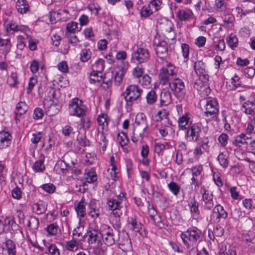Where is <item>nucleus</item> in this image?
Returning <instances> with one entry per match:
<instances>
[{
  "instance_id": "1a4fd4ad",
  "label": "nucleus",
  "mask_w": 255,
  "mask_h": 255,
  "mask_svg": "<svg viewBox=\"0 0 255 255\" xmlns=\"http://www.w3.org/2000/svg\"><path fill=\"white\" fill-rule=\"evenodd\" d=\"M149 58L148 50L143 47H137L132 53L131 60L138 63H142L148 61Z\"/></svg>"
},
{
  "instance_id": "bb28decb",
  "label": "nucleus",
  "mask_w": 255,
  "mask_h": 255,
  "mask_svg": "<svg viewBox=\"0 0 255 255\" xmlns=\"http://www.w3.org/2000/svg\"><path fill=\"white\" fill-rule=\"evenodd\" d=\"M47 204L42 201L33 204L32 206L33 211L38 215L44 213L47 210Z\"/></svg>"
},
{
  "instance_id": "338daca9",
  "label": "nucleus",
  "mask_w": 255,
  "mask_h": 255,
  "mask_svg": "<svg viewBox=\"0 0 255 255\" xmlns=\"http://www.w3.org/2000/svg\"><path fill=\"white\" fill-rule=\"evenodd\" d=\"M58 228L56 224L52 223L47 226L46 230L49 235L54 236L57 233Z\"/></svg>"
},
{
  "instance_id": "0eeeda50",
  "label": "nucleus",
  "mask_w": 255,
  "mask_h": 255,
  "mask_svg": "<svg viewBox=\"0 0 255 255\" xmlns=\"http://www.w3.org/2000/svg\"><path fill=\"white\" fill-rule=\"evenodd\" d=\"M142 92L137 85H130L126 88L123 95L127 103L131 105L140 98Z\"/></svg>"
},
{
  "instance_id": "09e8293b",
  "label": "nucleus",
  "mask_w": 255,
  "mask_h": 255,
  "mask_svg": "<svg viewBox=\"0 0 255 255\" xmlns=\"http://www.w3.org/2000/svg\"><path fill=\"white\" fill-rule=\"evenodd\" d=\"M85 178L87 182L93 183L97 180V173L93 170H89L85 174Z\"/></svg>"
},
{
  "instance_id": "2eb2a0df",
  "label": "nucleus",
  "mask_w": 255,
  "mask_h": 255,
  "mask_svg": "<svg viewBox=\"0 0 255 255\" xmlns=\"http://www.w3.org/2000/svg\"><path fill=\"white\" fill-rule=\"evenodd\" d=\"M178 124L180 129L186 130L193 125L191 115L188 113H186L179 118Z\"/></svg>"
},
{
  "instance_id": "c03bdc74",
  "label": "nucleus",
  "mask_w": 255,
  "mask_h": 255,
  "mask_svg": "<svg viewBox=\"0 0 255 255\" xmlns=\"http://www.w3.org/2000/svg\"><path fill=\"white\" fill-rule=\"evenodd\" d=\"M44 247L50 255H60V251L57 247L54 244L44 242Z\"/></svg>"
},
{
  "instance_id": "f704fd0d",
  "label": "nucleus",
  "mask_w": 255,
  "mask_h": 255,
  "mask_svg": "<svg viewBox=\"0 0 255 255\" xmlns=\"http://www.w3.org/2000/svg\"><path fill=\"white\" fill-rule=\"evenodd\" d=\"M188 207L191 214L193 216L197 217L200 214L199 210V203L194 198L192 199L188 203Z\"/></svg>"
},
{
  "instance_id": "9b49d317",
  "label": "nucleus",
  "mask_w": 255,
  "mask_h": 255,
  "mask_svg": "<svg viewBox=\"0 0 255 255\" xmlns=\"http://www.w3.org/2000/svg\"><path fill=\"white\" fill-rule=\"evenodd\" d=\"M155 39L154 41V44L155 45V50L158 57L161 59L166 58L168 55V44L164 40L156 41Z\"/></svg>"
},
{
  "instance_id": "e433bc0d",
  "label": "nucleus",
  "mask_w": 255,
  "mask_h": 255,
  "mask_svg": "<svg viewBox=\"0 0 255 255\" xmlns=\"http://www.w3.org/2000/svg\"><path fill=\"white\" fill-rule=\"evenodd\" d=\"M39 224L38 219L35 217H31L27 221V227L30 232H35L37 230Z\"/></svg>"
},
{
  "instance_id": "39448f33",
  "label": "nucleus",
  "mask_w": 255,
  "mask_h": 255,
  "mask_svg": "<svg viewBox=\"0 0 255 255\" xmlns=\"http://www.w3.org/2000/svg\"><path fill=\"white\" fill-rule=\"evenodd\" d=\"M68 110L71 116L83 118L86 116L87 108L84 105L82 100L78 98H74L69 101Z\"/></svg>"
},
{
  "instance_id": "ddd939ff",
  "label": "nucleus",
  "mask_w": 255,
  "mask_h": 255,
  "mask_svg": "<svg viewBox=\"0 0 255 255\" xmlns=\"http://www.w3.org/2000/svg\"><path fill=\"white\" fill-rule=\"evenodd\" d=\"M213 196L212 192L206 189H204L202 193V206L204 210H210L214 206Z\"/></svg>"
},
{
  "instance_id": "a878e982",
  "label": "nucleus",
  "mask_w": 255,
  "mask_h": 255,
  "mask_svg": "<svg viewBox=\"0 0 255 255\" xmlns=\"http://www.w3.org/2000/svg\"><path fill=\"white\" fill-rule=\"evenodd\" d=\"M27 109L28 107L25 102H20L17 104L15 111V119L16 123L20 120V117L27 111Z\"/></svg>"
},
{
  "instance_id": "b1692460",
  "label": "nucleus",
  "mask_w": 255,
  "mask_h": 255,
  "mask_svg": "<svg viewBox=\"0 0 255 255\" xmlns=\"http://www.w3.org/2000/svg\"><path fill=\"white\" fill-rule=\"evenodd\" d=\"M44 160V155L40 154L39 159L35 161L32 166V168L35 172H42L45 170Z\"/></svg>"
},
{
  "instance_id": "6ab92c4d",
  "label": "nucleus",
  "mask_w": 255,
  "mask_h": 255,
  "mask_svg": "<svg viewBox=\"0 0 255 255\" xmlns=\"http://www.w3.org/2000/svg\"><path fill=\"white\" fill-rule=\"evenodd\" d=\"M11 140V135L8 132H0V149H2L8 146Z\"/></svg>"
},
{
  "instance_id": "f03ea898",
  "label": "nucleus",
  "mask_w": 255,
  "mask_h": 255,
  "mask_svg": "<svg viewBox=\"0 0 255 255\" xmlns=\"http://www.w3.org/2000/svg\"><path fill=\"white\" fill-rule=\"evenodd\" d=\"M126 201V193L121 192L119 195L116 196L107 202V205L111 214L115 217H120L125 211L124 203Z\"/></svg>"
},
{
  "instance_id": "a211bd4d",
  "label": "nucleus",
  "mask_w": 255,
  "mask_h": 255,
  "mask_svg": "<svg viewBox=\"0 0 255 255\" xmlns=\"http://www.w3.org/2000/svg\"><path fill=\"white\" fill-rule=\"evenodd\" d=\"M157 26L161 31L165 32H171L174 27V24L171 21L166 18L158 20Z\"/></svg>"
},
{
  "instance_id": "dca6fc26",
  "label": "nucleus",
  "mask_w": 255,
  "mask_h": 255,
  "mask_svg": "<svg viewBox=\"0 0 255 255\" xmlns=\"http://www.w3.org/2000/svg\"><path fill=\"white\" fill-rule=\"evenodd\" d=\"M176 16L180 21H187L192 19L193 13L190 8H181L177 10L176 13Z\"/></svg>"
},
{
  "instance_id": "69168bd1",
  "label": "nucleus",
  "mask_w": 255,
  "mask_h": 255,
  "mask_svg": "<svg viewBox=\"0 0 255 255\" xmlns=\"http://www.w3.org/2000/svg\"><path fill=\"white\" fill-rule=\"evenodd\" d=\"M107 248L106 246L99 245L94 249L93 253L95 255H107L106 254Z\"/></svg>"
},
{
  "instance_id": "37998d69",
  "label": "nucleus",
  "mask_w": 255,
  "mask_h": 255,
  "mask_svg": "<svg viewBox=\"0 0 255 255\" xmlns=\"http://www.w3.org/2000/svg\"><path fill=\"white\" fill-rule=\"evenodd\" d=\"M226 41L229 46L232 49H235L238 45V38L233 33L230 34L227 37Z\"/></svg>"
},
{
  "instance_id": "ea45409f",
  "label": "nucleus",
  "mask_w": 255,
  "mask_h": 255,
  "mask_svg": "<svg viewBox=\"0 0 255 255\" xmlns=\"http://www.w3.org/2000/svg\"><path fill=\"white\" fill-rule=\"evenodd\" d=\"M109 120L107 115L105 114H101L98 116L97 119L98 124L99 126L101 127L103 130L108 128Z\"/></svg>"
},
{
  "instance_id": "6e6552de",
  "label": "nucleus",
  "mask_w": 255,
  "mask_h": 255,
  "mask_svg": "<svg viewBox=\"0 0 255 255\" xmlns=\"http://www.w3.org/2000/svg\"><path fill=\"white\" fill-rule=\"evenodd\" d=\"M185 138L190 142H196L199 139L201 132V124H193L191 127L185 130Z\"/></svg>"
},
{
  "instance_id": "c85d7f7f",
  "label": "nucleus",
  "mask_w": 255,
  "mask_h": 255,
  "mask_svg": "<svg viewBox=\"0 0 255 255\" xmlns=\"http://www.w3.org/2000/svg\"><path fill=\"white\" fill-rule=\"evenodd\" d=\"M168 116L169 112L165 109H162L157 113L156 116L157 118L156 121L157 122L160 121L161 124L171 123L169 119Z\"/></svg>"
},
{
  "instance_id": "412c9836",
  "label": "nucleus",
  "mask_w": 255,
  "mask_h": 255,
  "mask_svg": "<svg viewBox=\"0 0 255 255\" xmlns=\"http://www.w3.org/2000/svg\"><path fill=\"white\" fill-rule=\"evenodd\" d=\"M159 133L162 137L167 136L168 133L173 131V125L172 123L161 124L157 127Z\"/></svg>"
},
{
  "instance_id": "58836bf2",
  "label": "nucleus",
  "mask_w": 255,
  "mask_h": 255,
  "mask_svg": "<svg viewBox=\"0 0 255 255\" xmlns=\"http://www.w3.org/2000/svg\"><path fill=\"white\" fill-rule=\"evenodd\" d=\"M43 133L40 131H36L31 134L30 141L33 144L32 146L35 148L37 144L40 142L43 138Z\"/></svg>"
},
{
  "instance_id": "f257e3e1",
  "label": "nucleus",
  "mask_w": 255,
  "mask_h": 255,
  "mask_svg": "<svg viewBox=\"0 0 255 255\" xmlns=\"http://www.w3.org/2000/svg\"><path fill=\"white\" fill-rule=\"evenodd\" d=\"M148 125L147 118L143 113L137 115L135 121L132 124V129L130 133L131 140L134 143L142 139L143 137L148 133Z\"/></svg>"
},
{
  "instance_id": "c756f323",
  "label": "nucleus",
  "mask_w": 255,
  "mask_h": 255,
  "mask_svg": "<svg viewBox=\"0 0 255 255\" xmlns=\"http://www.w3.org/2000/svg\"><path fill=\"white\" fill-rule=\"evenodd\" d=\"M81 240L77 238H73L72 240L66 242V249L71 252L77 251L79 248V242Z\"/></svg>"
},
{
  "instance_id": "a18cd8bd",
  "label": "nucleus",
  "mask_w": 255,
  "mask_h": 255,
  "mask_svg": "<svg viewBox=\"0 0 255 255\" xmlns=\"http://www.w3.org/2000/svg\"><path fill=\"white\" fill-rule=\"evenodd\" d=\"M5 248L8 255H15V244L12 240H7L6 241Z\"/></svg>"
},
{
  "instance_id": "4be33fe9",
  "label": "nucleus",
  "mask_w": 255,
  "mask_h": 255,
  "mask_svg": "<svg viewBox=\"0 0 255 255\" xmlns=\"http://www.w3.org/2000/svg\"><path fill=\"white\" fill-rule=\"evenodd\" d=\"M251 138L247 136L245 133H241L234 137L233 144L237 146H242L244 145H247L249 143L248 141Z\"/></svg>"
},
{
  "instance_id": "49530a36",
  "label": "nucleus",
  "mask_w": 255,
  "mask_h": 255,
  "mask_svg": "<svg viewBox=\"0 0 255 255\" xmlns=\"http://www.w3.org/2000/svg\"><path fill=\"white\" fill-rule=\"evenodd\" d=\"M92 68L93 71L102 72L105 68L104 60L101 58L98 59L92 64Z\"/></svg>"
},
{
  "instance_id": "13d9d810",
  "label": "nucleus",
  "mask_w": 255,
  "mask_h": 255,
  "mask_svg": "<svg viewBox=\"0 0 255 255\" xmlns=\"http://www.w3.org/2000/svg\"><path fill=\"white\" fill-rule=\"evenodd\" d=\"M161 0H152L148 3V5L150 7V8L152 9L153 13L161 8Z\"/></svg>"
},
{
  "instance_id": "774afa93",
  "label": "nucleus",
  "mask_w": 255,
  "mask_h": 255,
  "mask_svg": "<svg viewBox=\"0 0 255 255\" xmlns=\"http://www.w3.org/2000/svg\"><path fill=\"white\" fill-rule=\"evenodd\" d=\"M144 73V69L139 66L135 67L132 71V75L134 78L139 79L141 77Z\"/></svg>"
},
{
  "instance_id": "f3484780",
  "label": "nucleus",
  "mask_w": 255,
  "mask_h": 255,
  "mask_svg": "<svg viewBox=\"0 0 255 255\" xmlns=\"http://www.w3.org/2000/svg\"><path fill=\"white\" fill-rule=\"evenodd\" d=\"M228 216L227 212L224 210L223 207L220 204L216 205L213 209L211 218L216 220L221 219H225Z\"/></svg>"
},
{
  "instance_id": "aec40b11",
  "label": "nucleus",
  "mask_w": 255,
  "mask_h": 255,
  "mask_svg": "<svg viewBox=\"0 0 255 255\" xmlns=\"http://www.w3.org/2000/svg\"><path fill=\"white\" fill-rule=\"evenodd\" d=\"M118 162L115 160V157L112 155L110 157V166L111 168L108 169V172L110 173L109 177L113 180H116L118 176V170L117 168Z\"/></svg>"
},
{
  "instance_id": "a19ab883",
  "label": "nucleus",
  "mask_w": 255,
  "mask_h": 255,
  "mask_svg": "<svg viewBox=\"0 0 255 255\" xmlns=\"http://www.w3.org/2000/svg\"><path fill=\"white\" fill-rule=\"evenodd\" d=\"M158 96L153 90H151L147 93L145 99L148 105H153L157 101Z\"/></svg>"
},
{
  "instance_id": "2f4dec72",
  "label": "nucleus",
  "mask_w": 255,
  "mask_h": 255,
  "mask_svg": "<svg viewBox=\"0 0 255 255\" xmlns=\"http://www.w3.org/2000/svg\"><path fill=\"white\" fill-rule=\"evenodd\" d=\"M29 5L26 0H17L16 3V8L21 14L25 13L29 10Z\"/></svg>"
},
{
  "instance_id": "864d4df0",
  "label": "nucleus",
  "mask_w": 255,
  "mask_h": 255,
  "mask_svg": "<svg viewBox=\"0 0 255 255\" xmlns=\"http://www.w3.org/2000/svg\"><path fill=\"white\" fill-rule=\"evenodd\" d=\"M169 148L170 145L167 142L165 143H156L154 145V151L156 153L160 154L163 150Z\"/></svg>"
},
{
  "instance_id": "603ef678",
  "label": "nucleus",
  "mask_w": 255,
  "mask_h": 255,
  "mask_svg": "<svg viewBox=\"0 0 255 255\" xmlns=\"http://www.w3.org/2000/svg\"><path fill=\"white\" fill-rule=\"evenodd\" d=\"M152 13H153V12L152 11L148 4L143 6L140 11V16L144 18L149 16Z\"/></svg>"
},
{
  "instance_id": "79ce46f5",
  "label": "nucleus",
  "mask_w": 255,
  "mask_h": 255,
  "mask_svg": "<svg viewBox=\"0 0 255 255\" xmlns=\"http://www.w3.org/2000/svg\"><path fill=\"white\" fill-rule=\"evenodd\" d=\"M79 55L80 61L85 63L91 59L92 53L90 49L85 48L81 50Z\"/></svg>"
},
{
  "instance_id": "f8f14e48",
  "label": "nucleus",
  "mask_w": 255,
  "mask_h": 255,
  "mask_svg": "<svg viewBox=\"0 0 255 255\" xmlns=\"http://www.w3.org/2000/svg\"><path fill=\"white\" fill-rule=\"evenodd\" d=\"M171 91H172L176 96L182 94L184 93L185 85L183 80L178 78L172 79L171 82L169 81L168 84Z\"/></svg>"
},
{
  "instance_id": "8fccbe9b",
  "label": "nucleus",
  "mask_w": 255,
  "mask_h": 255,
  "mask_svg": "<svg viewBox=\"0 0 255 255\" xmlns=\"http://www.w3.org/2000/svg\"><path fill=\"white\" fill-rule=\"evenodd\" d=\"M235 17L231 14H225L223 17L224 24L227 26L232 27L234 26Z\"/></svg>"
},
{
  "instance_id": "4468645a",
  "label": "nucleus",
  "mask_w": 255,
  "mask_h": 255,
  "mask_svg": "<svg viewBox=\"0 0 255 255\" xmlns=\"http://www.w3.org/2000/svg\"><path fill=\"white\" fill-rule=\"evenodd\" d=\"M15 224L13 217H2L0 219V234L10 230Z\"/></svg>"
},
{
  "instance_id": "5fc2aeb1",
  "label": "nucleus",
  "mask_w": 255,
  "mask_h": 255,
  "mask_svg": "<svg viewBox=\"0 0 255 255\" xmlns=\"http://www.w3.org/2000/svg\"><path fill=\"white\" fill-rule=\"evenodd\" d=\"M78 24L77 22L75 21H71L67 24L66 30L68 32L74 33L76 32L79 31L81 29V27L79 29Z\"/></svg>"
},
{
  "instance_id": "6e6d98bb",
  "label": "nucleus",
  "mask_w": 255,
  "mask_h": 255,
  "mask_svg": "<svg viewBox=\"0 0 255 255\" xmlns=\"http://www.w3.org/2000/svg\"><path fill=\"white\" fill-rule=\"evenodd\" d=\"M55 169L59 174H64L67 170L66 164L63 161H59L56 163Z\"/></svg>"
},
{
  "instance_id": "4c0bfd02",
  "label": "nucleus",
  "mask_w": 255,
  "mask_h": 255,
  "mask_svg": "<svg viewBox=\"0 0 255 255\" xmlns=\"http://www.w3.org/2000/svg\"><path fill=\"white\" fill-rule=\"evenodd\" d=\"M112 233H114V230L111 226L105 224L101 225L99 229V234L102 238Z\"/></svg>"
},
{
  "instance_id": "7ed1b4c3",
  "label": "nucleus",
  "mask_w": 255,
  "mask_h": 255,
  "mask_svg": "<svg viewBox=\"0 0 255 255\" xmlns=\"http://www.w3.org/2000/svg\"><path fill=\"white\" fill-rule=\"evenodd\" d=\"M201 231L196 227L190 228L184 232H182L180 237L184 244L187 248H192L197 245L200 240Z\"/></svg>"
},
{
  "instance_id": "0e129e2a",
  "label": "nucleus",
  "mask_w": 255,
  "mask_h": 255,
  "mask_svg": "<svg viewBox=\"0 0 255 255\" xmlns=\"http://www.w3.org/2000/svg\"><path fill=\"white\" fill-rule=\"evenodd\" d=\"M108 143V140L107 139L105 134L102 131L100 133L99 144L103 151L107 149V146Z\"/></svg>"
},
{
  "instance_id": "473e14b6",
  "label": "nucleus",
  "mask_w": 255,
  "mask_h": 255,
  "mask_svg": "<svg viewBox=\"0 0 255 255\" xmlns=\"http://www.w3.org/2000/svg\"><path fill=\"white\" fill-rule=\"evenodd\" d=\"M103 80L102 72L92 71L89 75V81L91 84L100 83Z\"/></svg>"
},
{
  "instance_id": "c9c22d12",
  "label": "nucleus",
  "mask_w": 255,
  "mask_h": 255,
  "mask_svg": "<svg viewBox=\"0 0 255 255\" xmlns=\"http://www.w3.org/2000/svg\"><path fill=\"white\" fill-rule=\"evenodd\" d=\"M192 173V177L191 178L192 184L194 185L198 184V181L196 177L199 176L203 171V167L201 165H197L191 168Z\"/></svg>"
},
{
  "instance_id": "cd10ccee",
  "label": "nucleus",
  "mask_w": 255,
  "mask_h": 255,
  "mask_svg": "<svg viewBox=\"0 0 255 255\" xmlns=\"http://www.w3.org/2000/svg\"><path fill=\"white\" fill-rule=\"evenodd\" d=\"M255 104L253 102H245L241 107V111L246 114L253 115L255 114Z\"/></svg>"
},
{
  "instance_id": "bf43d9fd",
  "label": "nucleus",
  "mask_w": 255,
  "mask_h": 255,
  "mask_svg": "<svg viewBox=\"0 0 255 255\" xmlns=\"http://www.w3.org/2000/svg\"><path fill=\"white\" fill-rule=\"evenodd\" d=\"M218 160L221 166L226 168L228 166L229 162L227 156L223 153H220L218 156Z\"/></svg>"
},
{
  "instance_id": "7c9ffc66",
  "label": "nucleus",
  "mask_w": 255,
  "mask_h": 255,
  "mask_svg": "<svg viewBox=\"0 0 255 255\" xmlns=\"http://www.w3.org/2000/svg\"><path fill=\"white\" fill-rule=\"evenodd\" d=\"M160 104L161 106H166L171 102V94L169 91L162 90L160 97Z\"/></svg>"
},
{
  "instance_id": "e2e57ef3",
  "label": "nucleus",
  "mask_w": 255,
  "mask_h": 255,
  "mask_svg": "<svg viewBox=\"0 0 255 255\" xmlns=\"http://www.w3.org/2000/svg\"><path fill=\"white\" fill-rule=\"evenodd\" d=\"M37 83V78L36 76L31 77L28 81V86L27 88V93L29 94L32 92L34 87Z\"/></svg>"
},
{
  "instance_id": "4d7b16f0",
  "label": "nucleus",
  "mask_w": 255,
  "mask_h": 255,
  "mask_svg": "<svg viewBox=\"0 0 255 255\" xmlns=\"http://www.w3.org/2000/svg\"><path fill=\"white\" fill-rule=\"evenodd\" d=\"M80 125L82 126L84 130H88L91 126V120L90 118L88 117H84L80 118Z\"/></svg>"
},
{
  "instance_id": "5701e85b",
  "label": "nucleus",
  "mask_w": 255,
  "mask_h": 255,
  "mask_svg": "<svg viewBox=\"0 0 255 255\" xmlns=\"http://www.w3.org/2000/svg\"><path fill=\"white\" fill-rule=\"evenodd\" d=\"M86 204L84 197H82L81 201L77 205H75V211L80 218H84L86 214Z\"/></svg>"
},
{
  "instance_id": "393cba45",
  "label": "nucleus",
  "mask_w": 255,
  "mask_h": 255,
  "mask_svg": "<svg viewBox=\"0 0 255 255\" xmlns=\"http://www.w3.org/2000/svg\"><path fill=\"white\" fill-rule=\"evenodd\" d=\"M99 232L97 230L89 231L87 232L86 236L88 237V242L89 244H95L97 242L98 245L101 244V242L100 241L101 238L100 236L99 235Z\"/></svg>"
},
{
  "instance_id": "3c124183",
  "label": "nucleus",
  "mask_w": 255,
  "mask_h": 255,
  "mask_svg": "<svg viewBox=\"0 0 255 255\" xmlns=\"http://www.w3.org/2000/svg\"><path fill=\"white\" fill-rule=\"evenodd\" d=\"M128 226L129 228L136 232L139 231L141 228V224L137 222L136 219L131 218L128 220Z\"/></svg>"
},
{
  "instance_id": "de8ad7c7",
  "label": "nucleus",
  "mask_w": 255,
  "mask_h": 255,
  "mask_svg": "<svg viewBox=\"0 0 255 255\" xmlns=\"http://www.w3.org/2000/svg\"><path fill=\"white\" fill-rule=\"evenodd\" d=\"M169 190L175 196H177L180 192V187L176 182L171 181L167 184Z\"/></svg>"
},
{
  "instance_id": "423d86ee",
  "label": "nucleus",
  "mask_w": 255,
  "mask_h": 255,
  "mask_svg": "<svg viewBox=\"0 0 255 255\" xmlns=\"http://www.w3.org/2000/svg\"><path fill=\"white\" fill-rule=\"evenodd\" d=\"M204 116L210 118L209 120L214 121H218L219 104L216 99L208 98L205 106Z\"/></svg>"
},
{
  "instance_id": "680f3d73",
  "label": "nucleus",
  "mask_w": 255,
  "mask_h": 255,
  "mask_svg": "<svg viewBox=\"0 0 255 255\" xmlns=\"http://www.w3.org/2000/svg\"><path fill=\"white\" fill-rule=\"evenodd\" d=\"M102 241L104 243L108 246H111L114 245L116 241L114 233L102 238Z\"/></svg>"
},
{
  "instance_id": "20e7f679",
  "label": "nucleus",
  "mask_w": 255,
  "mask_h": 255,
  "mask_svg": "<svg viewBox=\"0 0 255 255\" xmlns=\"http://www.w3.org/2000/svg\"><path fill=\"white\" fill-rule=\"evenodd\" d=\"M178 73V68L171 62L165 60L163 62V66L160 70V83L162 85H166L169 83L170 77L176 76Z\"/></svg>"
},
{
  "instance_id": "72a5a7b5",
  "label": "nucleus",
  "mask_w": 255,
  "mask_h": 255,
  "mask_svg": "<svg viewBox=\"0 0 255 255\" xmlns=\"http://www.w3.org/2000/svg\"><path fill=\"white\" fill-rule=\"evenodd\" d=\"M194 68L197 74L203 75V77L206 79L205 73V65L202 61H197L195 62ZM201 77V75H200Z\"/></svg>"
},
{
  "instance_id": "052dcab7",
  "label": "nucleus",
  "mask_w": 255,
  "mask_h": 255,
  "mask_svg": "<svg viewBox=\"0 0 255 255\" xmlns=\"http://www.w3.org/2000/svg\"><path fill=\"white\" fill-rule=\"evenodd\" d=\"M138 82L143 87H148L151 84V79L148 75L145 74L138 79Z\"/></svg>"
},
{
  "instance_id": "9d476101",
  "label": "nucleus",
  "mask_w": 255,
  "mask_h": 255,
  "mask_svg": "<svg viewBox=\"0 0 255 255\" xmlns=\"http://www.w3.org/2000/svg\"><path fill=\"white\" fill-rule=\"evenodd\" d=\"M204 79V81L202 80L201 77L200 76L196 80L193 85L194 88L198 91L199 94L202 97L207 96L210 92V88L206 81L207 79L206 78V79Z\"/></svg>"
}]
</instances>
